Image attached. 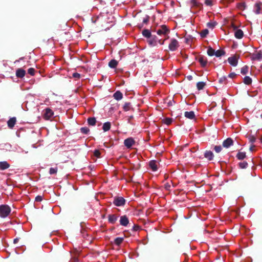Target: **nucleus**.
<instances>
[{
  "label": "nucleus",
  "mask_w": 262,
  "mask_h": 262,
  "mask_svg": "<svg viewBox=\"0 0 262 262\" xmlns=\"http://www.w3.org/2000/svg\"><path fill=\"white\" fill-rule=\"evenodd\" d=\"M199 61L203 67L205 66L207 64V60L203 57L199 58Z\"/></svg>",
  "instance_id": "bb28decb"
},
{
  "label": "nucleus",
  "mask_w": 262,
  "mask_h": 262,
  "mask_svg": "<svg viewBox=\"0 0 262 262\" xmlns=\"http://www.w3.org/2000/svg\"><path fill=\"white\" fill-rule=\"evenodd\" d=\"M179 46L178 42L176 39L171 40L170 43L169 45V48L171 51H174Z\"/></svg>",
  "instance_id": "423d86ee"
},
{
  "label": "nucleus",
  "mask_w": 262,
  "mask_h": 262,
  "mask_svg": "<svg viewBox=\"0 0 262 262\" xmlns=\"http://www.w3.org/2000/svg\"><path fill=\"white\" fill-rule=\"evenodd\" d=\"M237 158L239 160L244 159L246 157V154L244 152H239L236 156Z\"/></svg>",
  "instance_id": "393cba45"
},
{
  "label": "nucleus",
  "mask_w": 262,
  "mask_h": 262,
  "mask_svg": "<svg viewBox=\"0 0 262 262\" xmlns=\"http://www.w3.org/2000/svg\"><path fill=\"white\" fill-rule=\"evenodd\" d=\"M114 98L117 100H121L123 98V95L120 91H117L113 95Z\"/></svg>",
  "instance_id": "4468645a"
},
{
  "label": "nucleus",
  "mask_w": 262,
  "mask_h": 262,
  "mask_svg": "<svg viewBox=\"0 0 262 262\" xmlns=\"http://www.w3.org/2000/svg\"><path fill=\"white\" fill-rule=\"evenodd\" d=\"M57 171V168H51L50 169L49 173L50 174H55Z\"/></svg>",
  "instance_id": "c9c22d12"
},
{
  "label": "nucleus",
  "mask_w": 262,
  "mask_h": 262,
  "mask_svg": "<svg viewBox=\"0 0 262 262\" xmlns=\"http://www.w3.org/2000/svg\"><path fill=\"white\" fill-rule=\"evenodd\" d=\"M35 200L37 201H41L42 200V198L41 196H37V197H36Z\"/></svg>",
  "instance_id": "a18cd8bd"
},
{
  "label": "nucleus",
  "mask_w": 262,
  "mask_h": 262,
  "mask_svg": "<svg viewBox=\"0 0 262 262\" xmlns=\"http://www.w3.org/2000/svg\"><path fill=\"white\" fill-rule=\"evenodd\" d=\"M73 77L76 79H79L80 77V75L79 74L77 73H74L73 74Z\"/></svg>",
  "instance_id": "a19ab883"
},
{
  "label": "nucleus",
  "mask_w": 262,
  "mask_h": 262,
  "mask_svg": "<svg viewBox=\"0 0 262 262\" xmlns=\"http://www.w3.org/2000/svg\"><path fill=\"white\" fill-rule=\"evenodd\" d=\"M94 154L95 156L99 158L100 155V152L98 150H95Z\"/></svg>",
  "instance_id": "ea45409f"
},
{
  "label": "nucleus",
  "mask_w": 262,
  "mask_h": 262,
  "mask_svg": "<svg viewBox=\"0 0 262 262\" xmlns=\"http://www.w3.org/2000/svg\"><path fill=\"white\" fill-rule=\"evenodd\" d=\"M261 6L262 4L261 3H257L255 5L254 11L256 14H258L260 13Z\"/></svg>",
  "instance_id": "2eb2a0df"
},
{
  "label": "nucleus",
  "mask_w": 262,
  "mask_h": 262,
  "mask_svg": "<svg viewBox=\"0 0 262 262\" xmlns=\"http://www.w3.org/2000/svg\"><path fill=\"white\" fill-rule=\"evenodd\" d=\"M215 50L213 49L211 47H209L207 50V54L209 56H213L214 55Z\"/></svg>",
  "instance_id": "cd10ccee"
},
{
  "label": "nucleus",
  "mask_w": 262,
  "mask_h": 262,
  "mask_svg": "<svg viewBox=\"0 0 262 262\" xmlns=\"http://www.w3.org/2000/svg\"><path fill=\"white\" fill-rule=\"evenodd\" d=\"M149 166L153 171H156L158 169V164L155 161H151L149 162Z\"/></svg>",
  "instance_id": "dca6fc26"
},
{
  "label": "nucleus",
  "mask_w": 262,
  "mask_h": 262,
  "mask_svg": "<svg viewBox=\"0 0 262 262\" xmlns=\"http://www.w3.org/2000/svg\"><path fill=\"white\" fill-rule=\"evenodd\" d=\"M260 140L261 142L262 143V137L260 138Z\"/></svg>",
  "instance_id": "603ef678"
},
{
  "label": "nucleus",
  "mask_w": 262,
  "mask_h": 262,
  "mask_svg": "<svg viewBox=\"0 0 262 262\" xmlns=\"http://www.w3.org/2000/svg\"><path fill=\"white\" fill-rule=\"evenodd\" d=\"M236 76V74H234V73H231L230 75H229V77L231 78H233L235 77Z\"/></svg>",
  "instance_id": "49530a36"
},
{
  "label": "nucleus",
  "mask_w": 262,
  "mask_h": 262,
  "mask_svg": "<svg viewBox=\"0 0 262 262\" xmlns=\"http://www.w3.org/2000/svg\"><path fill=\"white\" fill-rule=\"evenodd\" d=\"M163 122L168 125L171 123L172 119L171 118H167L163 120Z\"/></svg>",
  "instance_id": "2f4dec72"
},
{
  "label": "nucleus",
  "mask_w": 262,
  "mask_h": 262,
  "mask_svg": "<svg viewBox=\"0 0 262 262\" xmlns=\"http://www.w3.org/2000/svg\"><path fill=\"white\" fill-rule=\"evenodd\" d=\"M205 3L207 6H212V0H205Z\"/></svg>",
  "instance_id": "58836bf2"
},
{
  "label": "nucleus",
  "mask_w": 262,
  "mask_h": 262,
  "mask_svg": "<svg viewBox=\"0 0 262 262\" xmlns=\"http://www.w3.org/2000/svg\"><path fill=\"white\" fill-rule=\"evenodd\" d=\"M254 145H252L250 148V150L251 151H253V150H254Z\"/></svg>",
  "instance_id": "09e8293b"
},
{
  "label": "nucleus",
  "mask_w": 262,
  "mask_h": 262,
  "mask_svg": "<svg viewBox=\"0 0 262 262\" xmlns=\"http://www.w3.org/2000/svg\"><path fill=\"white\" fill-rule=\"evenodd\" d=\"M53 112L49 108H47L44 110L43 118L46 120H49L53 116Z\"/></svg>",
  "instance_id": "20e7f679"
},
{
  "label": "nucleus",
  "mask_w": 262,
  "mask_h": 262,
  "mask_svg": "<svg viewBox=\"0 0 262 262\" xmlns=\"http://www.w3.org/2000/svg\"><path fill=\"white\" fill-rule=\"evenodd\" d=\"M16 118H12L10 119H9L8 121V126L12 128L16 123Z\"/></svg>",
  "instance_id": "f3484780"
},
{
  "label": "nucleus",
  "mask_w": 262,
  "mask_h": 262,
  "mask_svg": "<svg viewBox=\"0 0 262 262\" xmlns=\"http://www.w3.org/2000/svg\"><path fill=\"white\" fill-rule=\"evenodd\" d=\"M249 68L247 66H245L243 67L242 68L241 70V73L243 75H246L248 72Z\"/></svg>",
  "instance_id": "5701e85b"
},
{
  "label": "nucleus",
  "mask_w": 262,
  "mask_h": 262,
  "mask_svg": "<svg viewBox=\"0 0 262 262\" xmlns=\"http://www.w3.org/2000/svg\"><path fill=\"white\" fill-rule=\"evenodd\" d=\"M208 34V30L207 29H205L202 31L201 32V36L202 37H205Z\"/></svg>",
  "instance_id": "f704fd0d"
},
{
  "label": "nucleus",
  "mask_w": 262,
  "mask_h": 262,
  "mask_svg": "<svg viewBox=\"0 0 262 262\" xmlns=\"http://www.w3.org/2000/svg\"><path fill=\"white\" fill-rule=\"evenodd\" d=\"M244 82L246 84H250L252 82V79L250 77L246 76L244 79Z\"/></svg>",
  "instance_id": "a878e982"
},
{
  "label": "nucleus",
  "mask_w": 262,
  "mask_h": 262,
  "mask_svg": "<svg viewBox=\"0 0 262 262\" xmlns=\"http://www.w3.org/2000/svg\"><path fill=\"white\" fill-rule=\"evenodd\" d=\"M169 30L165 26H162L159 29L157 30V34L159 35H166L168 34Z\"/></svg>",
  "instance_id": "7ed1b4c3"
},
{
  "label": "nucleus",
  "mask_w": 262,
  "mask_h": 262,
  "mask_svg": "<svg viewBox=\"0 0 262 262\" xmlns=\"http://www.w3.org/2000/svg\"><path fill=\"white\" fill-rule=\"evenodd\" d=\"M239 56L235 55L228 58V61L229 63L232 66L235 67L237 64Z\"/></svg>",
  "instance_id": "f03ea898"
},
{
  "label": "nucleus",
  "mask_w": 262,
  "mask_h": 262,
  "mask_svg": "<svg viewBox=\"0 0 262 262\" xmlns=\"http://www.w3.org/2000/svg\"><path fill=\"white\" fill-rule=\"evenodd\" d=\"M185 116L190 119H192L194 118L195 115L193 112H186L185 113Z\"/></svg>",
  "instance_id": "a211bd4d"
},
{
  "label": "nucleus",
  "mask_w": 262,
  "mask_h": 262,
  "mask_svg": "<svg viewBox=\"0 0 262 262\" xmlns=\"http://www.w3.org/2000/svg\"><path fill=\"white\" fill-rule=\"evenodd\" d=\"M206 83L204 82H199L197 83L196 86L199 90H202L205 86Z\"/></svg>",
  "instance_id": "b1692460"
},
{
  "label": "nucleus",
  "mask_w": 262,
  "mask_h": 262,
  "mask_svg": "<svg viewBox=\"0 0 262 262\" xmlns=\"http://www.w3.org/2000/svg\"><path fill=\"white\" fill-rule=\"evenodd\" d=\"M114 203L116 206H123L125 203V200L122 197H118L115 199Z\"/></svg>",
  "instance_id": "39448f33"
},
{
  "label": "nucleus",
  "mask_w": 262,
  "mask_h": 262,
  "mask_svg": "<svg viewBox=\"0 0 262 262\" xmlns=\"http://www.w3.org/2000/svg\"><path fill=\"white\" fill-rule=\"evenodd\" d=\"M232 144H233V140L230 138H227L223 143V146L226 148L229 147L230 145H231Z\"/></svg>",
  "instance_id": "1a4fd4ad"
},
{
  "label": "nucleus",
  "mask_w": 262,
  "mask_h": 262,
  "mask_svg": "<svg viewBox=\"0 0 262 262\" xmlns=\"http://www.w3.org/2000/svg\"><path fill=\"white\" fill-rule=\"evenodd\" d=\"M28 72L31 75H33L34 74L35 70L33 68H30L28 70Z\"/></svg>",
  "instance_id": "e433bc0d"
},
{
  "label": "nucleus",
  "mask_w": 262,
  "mask_h": 262,
  "mask_svg": "<svg viewBox=\"0 0 262 262\" xmlns=\"http://www.w3.org/2000/svg\"><path fill=\"white\" fill-rule=\"evenodd\" d=\"M118 64V62L114 59L111 60L108 63L109 66L112 68H115Z\"/></svg>",
  "instance_id": "4be33fe9"
},
{
  "label": "nucleus",
  "mask_w": 262,
  "mask_h": 262,
  "mask_svg": "<svg viewBox=\"0 0 262 262\" xmlns=\"http://www.w3.org/2000/svg\"><path fill=\"white\" fill-rule=\"evenodd\" d=\"M111 128V123L110 122H105L103 125V129L104 132L108 131Z\"/></svg>",
  "instance_id": "412c9836"
},
{
  "label": "nucleus",
  "mask_w": 262,
  "mask_h": 262,
  "mask_svg": "<svg viewBox=\"0 0 262 262\" xmlns=\"http://www.w3.org/2000/svg\"><path fill=\"white\" fill-rule=\"evenodd\" d=\"M214 150L216 152H220L222 150V147L221 146H215L214 147Z\"/></svg>",
  "instance_id": "4c0bfd02"
},
{
  "label": "nucleus",
  "mask_w": 262,
  "mask_h": 262,
  "mask_svg": "<svg viewBox=\"0 0 262 262\" xmlns=\"http://www.w3.org/2000/svg\"><path fill=\"white\" fill-rule=\"evenodd\" d=\"M117 217L114 214L108 216V221L111 223L114 224L117 221Z\"/></svg>",
  "instance_id": "aec40b11"
},
{
  "label": "nucleus",
  "mask_w": 262,
  "mask_h": 262,
  "mask_svg": "<svg viewBox=\"0 0 262 262\" xmlns=\"http://www.w3.org/2000/svg\"><path fill=\"white\" fill-rule=\"evenodd\" d=\"M11 212L10 207L7 205L0 206V216L2 217H7Z\"/></svg>",
  "instance_id": "f257e3e1"
},
{
  "label": "nucleus",
  "mask_w": 262,
  "mask_h": 262,
  "mask_svg": "<svg viewBox=\"0 0 262 262\" xmlns=\"http://www.w3.org/2000/svg\"><path fill=\"white\" fill-rule=\"evenodd\" d=\"M252 58L255 60H260L262 58V51H258L255 52L253 54Z\"/></svg>",
  "instance_id": "6e6552de"
},
{
  "label": "nucleus",
  "mask_w": 262,
  "mask_h": 262,
  "mask_svg": "<svg viewBox=\"0 0 262 262\" xmlns=\"http://www.w3.org/2000/svg\"><path fill=\"white\" fill-rule=\"evenodd\" d=\"M135 142L132 138H129L124 140V144L127 148H130L132 146Z\"/></svg>",
  "instance_id": "0eeeda50"
},
{
  "label": "nucleus",
  "mask_w": 262,
  "mask_h": 262,
  "mask_svg": "<svg viewBox=\"0 0 262 262\" xmlns=\"http://www.w3.org/2000/svg\"><path fill=\"white\" fill-rule=\"evenodd\" d=\"M225 54L224 52L222 50H219L215 51L214 55L216 57H220Z\"/></svg>",
  "instance_id": "c85d7f7f"
},
{
  "label": "nucleus",
  "mask_w": 262,
  "mask_h": 262,
  "mask_svg": "<svg viewBox=\"0 0 262 262\" xmlns=\"http://www.w3.org/2000/svg\"><path fill=\"white\" fill-rule=\"evenodd\" d=\"M10 167L9 164L6 161L0 162V170H5Z\"/></svg>",
  "instance_id": "9b49d317"
},
{
  "label": "nucleus",
  "mask_w": 262,
  "mask_h": 262,
  "mask_svg": "<svg viewBox=\"0 0 262 262\" xmlns=\"http://www.w3.org/2000/svg\"><path fill=\"white\" fill-rule=\"evenodd\" d=\"M191 2H192L194 5H196V3H195V0H191Z\"/></svg>",
  "instance_id": "8fccbe9b"
},
{
  "label": "nucleus",
  "mask_w": 262,
  "mask_h": 262,
  "mask_svg": "<svg viewBox=\"0 0 262 262\" xmlns=\"http://www.w3.org/2000/svg\"><path fill=\"white\" fill-rule=\"evenodd\" d=\"M120 224L122 226H126L128 224V220L125 216H122L120 220Z\"/></svg>",
  "instance_id": "f8f14e48"
},
{
  "label": "nucleus",
  "mask_w": 262,
  "mask_h": 262,
  "mask_svg": "<svg viewBox=\"0 0 262 262\" xmlns=\"http://www.w3.org/2000/svg\"><path fill=\"white\" fill-rule=\"evenodd\" d=\"M239 165L241 168H245L247 166V164L246 163H241Z\"/></svg>",
  "instance_id": "37998d69"
},
{
  "label": "nucleus",
  "mask_w": 262,
  "mask_h": 262,
  "mask_svg": "<svg viewBox=\"0 0 262 262\" xmlns=\"http://www.w3.org/2000/svg\"><path fill=\"white\" fill-rule=\"evenodd\" d=\"M234 35L236 38L241 39L243 36V32L240 29L236 30L234 32Z\"/></svg>",
  "instance_id": "ddd939ff"
},
{
  "label": "nucleus",
  "mask_w": 262,
  "mask_h": 262,
  "mask_svg": "<svg viewBox=\"0 0 262 262\" xmlns=\"http://www.w3.org/2000/svg\"><path fill=\"white\" fill-rule=\"evenodd\" d=\"M14 243H16L17 242V239H15L14 241Z\"/></svg>",
  "instance_id": "3c124183"
},
{
  "label": "nucleus",
  "mask_w": 262,
  "mask_h": 262,
  "mask_svg": "<svg viewBox=\"0 0 262 262\" xmlns=\"http://www.w3.org/2000/svg\"><path fill=\"white\" fill-rule=\"evenodd\" d=\"M26 74V71L22 69H18L16 72V75L17 77L23 78Z\"/></svg>",
  "instance_id": "9d476101"
},
{
  "label": "nucleus",
  "mask_w": 262,
  "mask_h": 262,
  "mask_svg": "<svg viewBox=\"0 0 262 262\" xmlns=\"http://www.w3.org/2000/svg\"><path fill=\"white\" fill-rule=\"evenodd\" d=\"M143 36L146 37H149L150 36V32L148 30H144L142 32Z\"/></svg>",
  "instance_id": "473e14b6"
},
{
  "label": "nucleus",
  "mask_w": 262,
  "mask_h": 262,
  "mask_svg": "<svg viewBox=\"0 0 262 262\" xmlns=\"http://www.w3.org/2000/svg\"><path fill=\"white\" fill-rule=\"evenodd\" d=\"M205 157L209 160H211L213 159V154L210 151H207L205 153Z\"/></svg>",
  "instance_id": "6ab92c4d"
},
{
  "label": "nucleus",
  "mask_w": 262,
  "mask_h": 262,
  "mask_svg": "<svg viewBox=\"0 0 262 262\" xmlns=\"http://www.w3.org/2000/svg\"><path fill=\"white\" fill-rule=\"evenodd\" d=\"M250 141L252 143H253L255 141L256 138L254 136H251L249 138Z\"/></svg>",
  "instance_id": "c03bdc74"
},
{
  "label": "nucleus",
  "mask_w": 262,
  "mask_h": 262,
  "mask_svg": "<svg viewBox=\"0 0 262 262\" xmlns=\"http://www.w3.org/2000/svg\"><path fill=\"white\" fill-rule=\"evenodd\" d=\"M81 130L82 133L86 134L88 132L89 129L86 128L82 127L81 128Z\"/></svg>",
  "instance_id": "79ce46f5"
},
{
  "label": "nucleus",
  "mask_w": 262,
  "mask_h": 262,
  "mask_svg": "<svg viewBox=\"0 0 262 262\" xmlns=\"http://www.w3.org/2000/svg\"><path fill=\"white\" fill-rule=\"evenodd\" d=\"M123 238L122 237H117L115 239V244L119 245L123 241Z\"/></svg>",
  "instance_id": "7c9ffc66"
},
{
  "label": "nucleus",
  "mask_w": 262,
  "mask_h": 262,
  "mask_svg": "<svg viewBox=\"0 0 262 262\" xmlns=\"http://www.w3.org/2000/svg\"><path fill=\"white\" fill-rule=\"evenodd\" d=\"M207 25L208 27L212 28H213L214 26V24H213L212 23H208Z\"/></svg>",
  "instance_id": "de8ad7c7"
},
{
  "label": "nucleus",
  "mask_w": 262,
  "mask_h": 262,
  "mask_svg": "<svg viewBox=\"0 0 262 262\" xmlns=\"http://www.w3.org/2000/svg\"><path fill=\"white\" fill-rule=\"evenodd\" d=\"M130 103H125L123 105V110L125 111H128L130 109Z\"/></svg>",
  "instance_id": "72a5a7b5"
},
{
  "label": "nucleus",
  "mask_w": 262,
  "mask_h": 262,
  "mask_svg": "<svg viewBox=\"0 0 262 262\" xmlns=\"http://www.w3.org/2000/svg\"><path fill=\"white\" fill-rule=\"evenodd\" d=\"M88 123L90 125H94L96 123V119L95 118H90L88 120Z\"/></svg>",
  "instance_id": "c756f323"
}]
</instances>
